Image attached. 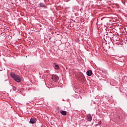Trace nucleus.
Masks as SVG:
<instances>
[{
    "label": "nucleus",
    "instance_id": "f257e3e1",
    "mask_svg": "<svg viewBox=\"0 0 127 127\" xmlns=\"http://www.w3.org/2000/svg\"><path fill=\"white\" fill-rule=\"evenodd\" d=\"M10 75L11 78H12V79L16 82H17L18 83H20V82H21V77H20V76L16 74L13 72H11Z\"/></svg>",
    "mask_w": 127,
    "mask_h": 127
},
{
    "label": "nucleus",
    "instance_id": "f03ea898",
    "mask_svg": "<svg viewBox=\"0 0 127 127\" xmlns=\"http://www.w3.org/2000/svg\"><path fill=\"white\" fill-rule=\"evenodd\" d=\"M51 79L54 82H57L59 80V77L56 74H54L52 75Z\"/></svg>",
    "mask_w": 127,
    "mask_h": 127
},
{
    "label": "nucleus",
    "instance_id": "7ed1b4c3",
    "mask_svg": "<svg viewBox=\"0 0 127 127\" xmlns=\"http://www.w3.org/2000/svg\"><path fill=\"white\" fill-rule=\"evenodd\" d=\"M30 124H35L36 123V118H32L29 122Z\"/></svg>",
    "mask_w": 127,
    "mask_h": 127
},
{
    "label": "nucleus",
    "instance_id": "20e7f679",
    "mask_svg": "<svg viewBox=\"0 0 127 127\" xmlns=\"http://www.w3.org/2000/svg\"><path fill=\"white\" fill-rule=\"evenodd\" d=\"M87 121H88V122H91V121H92V116L91 114H88L87 115Z\"/></svg>",
    "mask_w": 127,
    "mask_h": 127
},
{
    "label": "nucleus",
    "instance_id": "39448f33",
    "mask_svg": "<svg viewBox=\"0 0 127 127\" xmlns=\"http://www.w3.org/2000/svg\"><path fill=\"white\" fill-rule=\"evenodd\" d=\"M86 74L87 76H92V74H93V72L91 70H89L86 72Z\"/></svg>",
    "mask_w": 127,
    "mask_h": 127
},
{
    "label": "nucleus",
    "instance_id": "423d86ee",
    "mask_svg": "<svg viewBox=\"0 0 127 127\" xmlns=\"http://www.w3.org/2000/svg\"><path fill=\"white\" fill-rule=\"evenodd\" d=\"M63 116H66L67 115V112L65 111H63L61 112Z\"/></svg>",
    "mask_w": 127,
    "mask_h": 127
},
{
    "label": "nucleus",
    "instance_id": "0eeeda50",
    "mask_svg": "<svg viewBox=\"0 0 127 127\" xmlns=\"http://www.w3.org/2000/svg\"><path fill=\"white\" fill-rule=\"evenodd\" d=\"M39 5L41 7H44V6H45V4L42 2L40 3Z\"/></svg>",
    "mask_w": 127,
    "mask_h": 127
},
{
    "label": "nucleus",
    "instance_id": "6e6552de",
    "mask_svg": "<svg viewBox=\"0 0 127 127\" xmlns=\"http://www.w3.org/2000/svg\"><path fill=\"white\" fill-rule=\"evenodd\" d=\"M54 68H55V70H58V69H59V66L57 64H56L54 66Z\"/></svg>",
    "mask_w": 127,
    "mask_h": 127
},
{
    "label": "nucleus",
    "instance_id": "1a4fd4ad",
    "mask_svg": "<svg viewBox=\"0 0 127 127\" xmlns=\"http://www.w3.org/2000/svg\"><path fill=\"white\" fill-rule=\"evenodd\" d=\"M13 89V91H16V87H15V86H13L12 87Z\"/></svg>",
    "mask_w": 127,
    "mask_h": 127
},
{
    "label": "nucleus",
    "instance_id": "9d476101",
    "mask_svg": "<svg viewBox=\"0 0 127 127\" xmlns=\"http://www.w3.org/2000/svg\"><path fill=\"white\" fill-rule=\"evenodd\" d=\"M101 123H102L101 121H100L99 123H98V125H101Z\"/></svg>",
    "mask_w": 127,
    "mask_h": 127
},
{
    "label": "nucleus",
    "instance_id": "9b49d317",
    "mask_svg": "<svg viewBox=\"0 0 127 127\" xmlns=\"http://www.w3.org/2000/svg\"><path fill=\"white\" fill-rule=\"evenodd\" d=\"M83 80H84V77H82Z\"/></svg>",
    "mask_w": 127,
    "mask_h": 127
},
{
    "label": "nucleus",
    "instance_id": "f8f14e48",
    "mask_svg": "<svg viewBox=\"0 0 127 127\" xmlns=\"http://www.w3.org/2000/svg\"><path fill=\"white\" fill-rule=\"evenodd\" d=\"M53 33H53V32H52V34H53Z\"/></svg>",
    "mask_w": 127,
    "mask_h": 127
},
{
    "label": "nucleus",
    "instance_id": "ddd939ff",
    "mask_svg": "<svg viewBox=\"0 0 127 127\" xmlns=\"http://www.w3.org/2000/svg\"><path fill=\"white\" fill-rule=\"evenodd\" d=\"M50 39H51V38H50Z\"/></svg>",
    "mask_w": 127,
    "mask_h": 127
}]
</instances>
